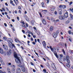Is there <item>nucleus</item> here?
<instances>
[{
  "instance_id": "774afa93",
  "label": "nucleus",
  "mask_w": 73,
  "mask_h": 73,
  "mask_svg": "<svg viewBox=\"0 0 73 73\" xmlns=\"http://www.w3.org/2000/svg\"><path fill=\"white\" fill-rule=\"evenodd\" d=\"M12 21L13 22H15V20L14 19H12Z\"/></svg>"
},
{
  "instance_id": "37998d69",
  "label": "nucleus",
  "mask_w": 73,
  "mask_h": 73,
  "mask_svg": "<svg viewBox=\"0 0 73 73\" xmlns=\"http://www.w3.org/2000/svg\"><path fill=\"white\" fill-rule=\"evenodd\" d=\"M26 25L27 27H28V24L27 23H26Z\"/></svg>"
},
{
  "instance_id": "9d476101",
  "label": "nucleus",
  "mask_w": 73,
  "mask_h": 73,
  "mask_svg": "<svg viewBox=\"0 0 73 73\" xmlns=\"http://www.w3.org/2000/svg\"><path fill=\"white\" fill-rule=\"evenodd\" d=\"M3 53L4 51H3V50L2 48L0 47V53H1V54H3Z\"/></svg>"
},
{
  "instance_id": "412c9836",
  "label": "nucleus",
  "mask_w": 73,
  "mask_h": 73,
  "mask_svg": "<svg viewBox=\"0 0 73 73\" xmlns=\"http://www.w3.org/2000/svg\"><path fill=\"white\" fill-rule=\"evenodd\" d=\"M66 8V6L65 5H63L62 6V8H63V9H65Z\"/></svg>"
},
{
  "instance_id": "e433bc0d",
  "label": "nucleus",
  "mask_w": 73,
  "mask_h": 73,
  "mask_svg": "<svg viewBox=\"0 0 73 73\" xmlns=\"http://www.w3.org/2000/svg\"><path fill=\"white\" fill-rule=\"evenodd\" d=\"M73 51H72L71 50H69V52L70 53H72V52Z\"/></svg>"
},
{
  "instance_id": "a18cd8bd",
  "label": "nucleus",
  "mask_w": 73,
  "mask_h": 73,
  "mask_svg": "<svg viewBox=\"0 0 73 73\" xmlns=\"http://www.w3.org/2000/svg\"><path fill=\"white\" fill-rule=\"evenodd\" d=\"M59 15H61V14H62V12H61V11L59 12Z\"/></svg>"
},
{
  "instance_id": "2eb2a0df",
  "label": "nucleus",
  "mask_w": 73,
  "mask_h": 73,
  "mask_svg": "<svg viewBox=\"0 0 73 73\" xmlns=\"http://www.w3.org/2000/svg\"><path fill=\"white\" fill-rule=\"evenodd\" d=\"M7 70L8 73H11V70L10 69H9V68H7Z\"/></svg>"
},
{
  "instance_id": "c85d7f7f",
  "label": "nucleus",
  "mask_w": 73,
  "mask_h": 73,
  "mask_svg": "<svg viewBox=\"0 0 73 73\" xmlns=\"http://www.w3.org/2000/svg\"><path fill=\"white\" fill-rule=\"evenodd\" d=\"M51 20L52 21H54V18H52L51 19Z\"/></svg>"
},
{
  "instance_id": "a878e982",
  "label": "nucleus",
  "mask_w": 73,
  "mask_h": 73,
  "mask_svg": "<svg viewBox=\"0 0 73 73\" xmlns=\"http://www.w3.org/2000/svg\"><path fill=\"white\" fill-rule=\"evenodd\" d=\"M15 42H17V41H19V39L17 38L15 39Z\"/></svg>"
},
{
  "instance_id": "4d7b16f0",
  "label": "nucleus",
  "mask_w": 73,
  "mask_h": 73,
  "mask_svg": "<svg viewBox=\"0 0 73 73\" xmlns=\"http://www.w3.org/2000/svg\"><path fill=\"white\" fill-rule=\"evenodd\" d=\"M2 9H3V10L5 12V9L4 8H2Z\"/></svg>"
},
{
  "instance_id": "c756f323",
  "label": "nucleus",
  "mask_w": 73,
  "mask_h": 73,
  "mask_svg": "<svg viewBox=\"0 0 73 73\" xmlns=\"http://www.w3.org/2000/svg\"><path fill=\"white\" fill-rule=\"evenodd\" d=\"M60 58H61L62 57H63V55L62 54H61L60 55Z\"/></svg>"
},
{
  "instance_id": "ddd939ff",
  "label": "nucleus",
  "mask_w": 73,
  "mask_h": 73,
  "mask_svg": "<svg viewBox=\"0 0 73 73\" xmlns=\"http://www.w3.org/2000/svg\"><path fill=\"white\" fill-rule=\"evenodd\" d=\"M52 35L54 38H56V37H57V34H56L55 33H53L52 34Z\"/></svg>"
},
{
  "instance_id": "dca6fc26",
  "label": "nucleus",
  "mask_w": 73,
  "mask_h": 73,
  "mask_svg": "<svg viewBox=\"0 0 73 73\" xmlns=\"http://www.w3.org/2000/svg\"><path fill=\"white\" fill-rule=\"evenodd\" d=\"M11 72L12 73H15V68H12L11 69Z\"/></svg>"
},
{
  "instance_id": "6e6d98bb",
  "label": "nucleus",
  "mask_w": 73,
  "mask_h": 73,
  "mask_svg": "<svg viewBox=\"0 0 73 73\" xmlns=\"http://www.w3.org/2000/svg\"><path fill=\"white\" fill-rule=\"evenodd\" d=\"M0 73H4V72H3V71H2L1 70H0Z\"/></svg>"
},
{
  "instance_id": "7c9ffc66",
  "label": "nucleus",
  "mask_w": 73,
  "mask_h": 73,
  "mask_svg": "<svg viewBox=\"0 0 73 73\" xmlns=\"http://www.w3.org/2000/svg\"><path fill=\"white\" fill-rule=\"evenodd\" d=\"M42 12H47V10H42Z\"/></svg>"
},
{
  "instance_id": "de8ad7c7",
  "label": "nucleus",
  "mask_w": 73,
  "mask_h": 73,
  "mask_svg": "<svg viewBox=\"0 0 73 73\" xmlns=\"http://www.w3.org/2000/svg\"><path fill=\"white\" fill-rule=\"evenodd\" d=\"M54 13L55 15H57V11H55L54 12Z\"/></svg>"
},
{
  "instance_id": "864d4df0",
  "label": "nucleus",
  "mask_w": 73,
  "mask_h": 73,
  "mask_svg": "<svg viewBox=\"0 0 73 73\" xmlns=\"http://www.w3.org/2000/svg\"><path fill=\"white\" fill-rule=\"evenodd\" d=\"M4 25H5V27H7V24L5 23L4 24Z\"/></svg>"
},
{
  "instance_id": "aec40b11",
  "label": "nucleus",
  "mask_w": 73,
  "mask_h": 73,
  "mask_svg": "<svg viewBox=\"0 0 73 73\" xmlns=\"http://www.w3.org/2000/svg\"><path fill=\"white\" fill-rule=\"evenodd\" d=\"M20 23L22 24H23V25H25V23H24V22L23 21H20Z\"/></svg>"
},
{
  "instance_id": "603ef678",
  "label": "nucleus",
  "mask_w": 73,
  "mask_h": 73,
  "mask_svg": "<svg viewBox=\"0 0 73 73\" xmlns=\"http://www.w3.org/2000/svg\"><path fill=\"white\" fill-rule=\"evenodd\" d=\"M7 16L8 17V19H10V17H9L8 15H7Z\"/></svg>"
},
{
  "instance_id": "09e8293b",
  "label": "nucleus",
  "mask_w": 73,
  "mask_h": 73,
  "mask_svg": "<svg viewBox=\"0 0 73 73\" xmlns=\"http://www.w3.org/2000/svg\"><path fill=\"white\" fill-rule=\"evenodd\" d=\"M12 68H15V65H13L12 66Z\"/></svg>"
},
{
  "instance_id": "20e7f679",
  "label": "nucleus",
  "mask_w": 73,
  "mask_h": 73,
  "mask_svg": "<svg viewBox=\"0 0 73 73\" xmlns=\"http://www.w3.org/2000/svg\"><path fill=\"white\" fill-rule=\"evenodd\" d=\"M58 17L59 19H60V20H64V19H65V17L62 15L59 16Z\"/></svg>"
},
{
  "instance_id": "39448f33",
  "label": "nucleus",
  "mask_w": 73,
  "mask_h": 73,
  "mask_svg": "<svg viewBox=\"0 0 73 73\" xmlns=\"http://www.w3.org/2000/svg\"><path fill=\"white\" fill-rule=\"evenodd\" d=\"M22 69V71L23 72H25V67L23 66V65L22 64L21 66H20Z\"/></svg>"
},
{
  "instance_id": "bf43d9fd",
  "label": "nucleus",
  "mask_w": 73,
  "mask_h": 73,
  "mask_svg": "<svg viewBox=\"0 0 73 73\" xmlns=\"http://www.w3.org/2000/svg\"><path fill=\"white\" fill-rule=\"evenodd\" d=\"M0 61H2V58L1 57H0Z\"/></svg>"
},
{
  "instance_id": "f704fd0d",
  "label": "nucleus",
  "mask_w": 73,
  "mask_h": 73,
  "mask_svg": "<svg viewBox=\"0 0 73 73\" xmlns=\"http://www.w3.org/2000/svg\"><path fill=\"white\" fill-rule=\"evenodd\" d=\"M31 24H34V21H31Z\"/></svg>"
},
{
  "instance_id": "473e14b6",
  "label": "nucleus",
  "mask_w": 73,
  "mask_h": 73,
  "mask_svg": "<svg viewBox=\"0 0 73 73\" xmlns=\"http://www.w3.org/2000/svg\"><path fill=\"white\" fill-rule=\"evenodd\" d=\"M24 25L23 26V25H22V27H24V28H26V26H25V25Z\"/></svg>"
},
{
  "instance_id": "2f4dec72",
  "label": "nucleus",
  "mask_w": 73,
  "mask_h": 73,
  "mask_svg": "<svg viewBox=\"0 0 73 73\" xmlns=\"http://www.w3.org/2000/svg\"><path fill=\"white\" fill-rule=\"evenodd\" d=\"M43 72H44L45 73L46 72V70H45V69L43 70Z\"/></svg>"
},
{
  "instance_id": "72a5a7b5",
  "label": "nucleus",
  "mask_w": 73,
  "mask_h": 73,
  "mask_svg": "<svg viewBox=\"0 0 73 73\" xmlns=\"http://www.w3.org/2000/svg\"><path fill=\"white\" fill-rule=\"evenodd\" d=\"M72 3H73V2H70V3H69V5H72Z\"/></svg>"
},
{
  "instance_id": "1a4fd4ad",
  "label": "nucleus",
  "mask_w": 73,
  "mask_h": 73,
  "mask_svg": "<svg viewBox=\"0 0 73 73\" xmlns=\"http://www.w3.org/2000/svg\"><path fill=\"white\" fill-rule=\"evenodd\" d=\"M7 55L9 56L11 54V50H10L9 51H8L7 52Z\"/></svg>"
},
{
  "instance_id": "9b49d317",
  "label": "nucleus",
  "mask_w": 73,
  "mask_h": 73,
  "mask_svg": "<svg viewBox=\"0 0 73 73\" xmlns=\"http://www.w3.org/2000/svg\"><path fill=\"white\" fill-rule=\"evenodd\" d=\"M70 16L71 17V19L70 18H68V20H72L73 18V16L72 15V14H70Z\"/></svg>"
},
{
  "instance_id": "a211bd4d",
  "label": "nucleus",
  "mask_w": 73,
  "mask_h": 73,
  "mask_svg": "<svg viewBox=\"0 0 73 73\" xmlns=\"http://www.w3.org/2000/svg\"><path fill=\"white\" fill-rule=\"evenodd\" d=\"M25 18L27 21H29V19H28V17H27V16H26L25 17Z\"/></svg>"
},
{
  "instance_id": "c9c22d12",
  "label": "nucleus",
  "mask_w": 73,
  "mask_h": 73,
  "mask_svg": "<svg viewBox=\"0 0 73 73\" xmlns=\"http://www.w3.org/2000/svg\"><path fill=\"white\" fill-rule=\"evenodd\" d=\"M27 33H29V34H31V31H27Z\"/></svg>"
},
{
  "instance_id": "13d9d810",
  "label": "nucleus",
  "mask_w": 73,
  "mask_h": 73,
  "mask_svg": "<svg viewBox=\"0 0 73 73\" xmlns=\"http://www.w3.org/2000/svg\"><path fill=\"white\" fill-rule=\"evenodd\" d=\"M22 32L23 33H25V31L24 30H22Z\"/></svg>"
},
{
  "instance_id": "ea45409f",
  "label": "nucleus",
  "mask_w": 73,
  "mask_h": 73,
  "mask_svg": "<svg viewBox=\"0 0 73 73\" xmlns=\"http://www.w3.org/2000/svg\"><path fill=\"white\" fill-rule=\"evenodd\" d=\"M68 33H69V34H70H70H71V31H68Z\"/></svg>"
},
{
  "instance_id": "f257e3e1",
  "label": "nucleus",
  "mask_w": 73,
  "mask_h": 73,
  "mask_svg": "<svg viewBox=\"0 0 73 73\" xmlns=\"http://www.w3.org/2000/svg\"><path fill=\"white\" fill-rule=\"evenodd\" d=\"M14 54L15 58H16L15 60L17 64H18V65L19 67H20V66H21L22 64L20 61V57H18V55H19V54L17 55L16 53L15 52H14Z\"/></svg>"
},
{
  "instance_id": "58836bf2",
  "label": "nucleus",
  "mask_w": 73,
  "mask_h": 73,
  "mask_svg": "<svg viewBox=\"0 0 73 73\" xmlns=\"http://www.w3.org/2000/svg\"><path fill=\"white\" fill-rule=\"evenodd\" d=\"M64 54H65V51H64V49L62 50Z\"/></svg>"
},
{
  "instance_id": "6e6552de",
  "label": "nucleus",
  "mask_w": 73,
  "mask_h": 73,
  "mask_svg": "<svg viewBox=\"0 0 73 73\" xmlns=\"http://www.w3.org/2000/svg\"><path fill=\"white\" fill-rule=\"evenodd\" d=\"M66 13L64 15V16L65 17L67 18L68 17V12H66Z\"/></svg>"
},
{
  "instance_id": "4be33fe9",
  "label": "nucleus",
  "mask_w": 73,
  "mask_h": 73,
  "mask_svg": "<svg viewBox=\"0 0 73 73\" xmlns=\"http://www.w3.org/2000/svg\"><path fill=\"white\" fill-rule=\"evenodd\" d=\"M66 66H67V67H70V65L68 63H66Z\"/></svg>"
},
{
  "instance_id": "c03bdc74",
  "label": "nucleus",
  "mask_w": 73,
  "mask_h": 73,
  "mask_svg": "<svg viewBox=\"0 0 73 73\" xmlns=\"http://www.w3.org/2000/svg\"><path fill=\"white\" fill-rule=\"evenodd\" d=\"M1 63L3 65H4V63L3 61H1Z\"/></svg>"
},
{
  "instance_id": "4c0bfd02",
  "label": "nucleus",
  "mask_w": 73,
  "mask_h": 73,
  "mask_svg": "<svg viewBox=\"0 0 73 73\" xmlns=\"http://www.w3.org/2000/svg\"><path fill=\"white\" fill-rule=\"evenodd\" d=\"M38 13L39 14V15L40 16V17H42V15H41V13H40V12H38Z\"/></svg>"
},
{
  "instance_id": "49530a36",
  "label": "nucleus",
  "mask_w": 73,
  "mask_h": 73,
  "mask_svg": "<svg viewBox=\"0 0 73 73\" xmlns=\"http://www.w3.org/2000/svg\"><path fill=\"white\" fill-rule=\"evenodd\" d=\"M28 37H31V35H30L29 34H28Z\"/></svg>"
},
{
  "instance_id": "f03ea898",
  "label": "nucleus",
  "mask_w": 73,
  "mask_h": 73,
  "mask_svg": "<svg viewBox=\"0 0 73 73\" xmlns=\"http://www.w3.org/2000/svg\"><path fill=\"white\" fill-rule=\"evenodd\" d=\"M7 41L8 42L9 46L10 48L12 49L13 47L16 48V47L15 46V45L12 43L13 42L12 39L9 38L7 40Z\"/></svg>"
},
{
  "instance_id": "79ce46f5",
  "label": "nucleus",
  "mask_w": 73,
  "mask_h": 73,
  "mask_svg": "<svg viewBox=\"0 0 73 73\" xmlns=\"http://www.w3.org/2000/svg\"><path fill=\"white\" fill-rule=\"evenodd\" d=\"M18 9H21V6H19L18 7Z\"/></svg>"
},
{
  "instance_id": "69168bd1",
  "label": "nucleus",
  "mask_w": 73,
  "mask_h": 73,
  "mask_svg": "<svg viewBox=\"0 0 73 73\" xmlns=\"http://www.w3.org/2000/svg\"><path fill=\"white\" fill-rule=\"evenodd\" d=\"M69 28H70V29H72V28L70 26H69Z\"/></svg>"
},
{
  "instance_id": "bb28decb",
  "label": "nucleus",
  "mask_w": 73,
  "mask_h": 73,
  "mask_svg": "<svg viewBox=\"0 0 73 73\" xmlns=\"http://www.w3.org/2000/svg\"><path fill=\"white\" fill-rule=\"evenodd\" d=\"M42 7H44V2H42Z\"/></svg>"
},
{
  "instance_id": "5fc2aeb1",
  "label": "nucleus",
  "mask_w": 73,
  "mask_h": 73,
  "mask_svg": "<svg viewBox=\"0 0 73 73\" xmlns=\"http://www.w3.org/2000/svg\"><path fill=\"white\" fill-rule=\"evenodd\" d=\"M37 41L39 42V43H40V39H38Z\"/></svg>"
},
{
  "instance_id": "423d86ee",
  "label": "nucleus",
  "mask_w": 73,
  "mask_h": 73,
  "mask_svg": "<svg viewBox=\"0 0 73 73\" xmlns=\"http://www.w3.org/2000/svg\"><path fill=\"white\" fill-rule=\"evenodd\" d=\"M21 72V69L20 68H17L16 70V73H20Z\"/></svg>"
},
{
  "instance_id": "338daca9",
  "label": "nucleus",
  "mask_w": 73,
  "mask_h": 73,
  "mask_svg": "<svg viewBox=\"0 0 73 73\" xmlns=\"http://www.w3.org/2000/svg\"><path fill=\"white\" fill-rule=\"evenodd\" d=\"M62 5H60L59 6V7L60 8H61L62 7Z\"/></svg>"
},
{
  "instance_id": "b1692460",
  "label": "nucleus",
  "mask_w": 73,
  "mask_h": 73,
  "mask_svg": "<svg viewBox=\"0 0 73 73\" xmlns=\"http://www.w3.org/2000/svg\"><path fill=\"white\" fill-rule=\"evenodd\" d=\"M3 40H5V41L6 40H7V38H6L5 37H3Z\"/></svg>"
},
{
  "instance_id": "0e129e2a",
  "label": "nucleus",
  "mask_w": 73,
  "mask_h": 73,
  "mask_svg": "<svg viewBox=\"0 0 73 73\" xmlns=\"http://www.w3.org/2000/svg\"><path fill=\"white\" fill-rule=\"evenodd\" d=\"M19 13H21V11H20V10H19Z\"/></svg>"
},
{
  "instance_id": "3c124183",
  "label": "nucleus",
  "mask_w": 73,
  "mask_h": 73,
  "mask_svg": "<svg viewBox=\"0 0 73 73\" xmlns=\"http://www.w3.org/2000/svg\"><path fill=\"white\" fill-rule=\"evenodd\" d=\"M33 44L34 45H35L36 44V43H35V42H33Z\"/></svg>"
},
{
  "instance_id": "4468645a",
  "label": "nucleus",
  "mask_w": 73,
  "mask_h": 73,
  "mask_svg": "<svg viewBox=\"0 0 73 73\" xmlns=\"http://www.w3.org/2000/svg\"><path fill=\"white\" fill-rule=\"evenodd\" d=\"M43 45L44 47V48H46V43L44 41H43Z\"/></svg>"
},
{
  "instance_id": "8fccbe9b",
  "label": "nucleus",
  "mask_w": 73,
  "mask_h": 73,
  "mask_svg": "<svg viewBox=\"0 0 73 73\" xmlns=\"http://www.w3.org/2000/svg\"><path fill=\"white\" fill-rule=\"evenodd\" d=\"M54 8H52L51 9V11H54Z\"/></svg>"
},
{
  "instance_id": "052dcab7",
  "label": "nucleus",
  "mask_w": 73,
  "mask_h": 73,
  "mask_svg": "<svg viewBox=\"0 0 73 73\" xmlns=\"http://www.w3.org/2000/svg\"><path fill=\"white\" fill-rule=\"evenodd\" d=\"M35 42L36 43V42H37V40L36 39H35Z\"/></svg>"
},
{
  "instance_id": "5701e85b",
  "label": "nucleus",
  "mask_w": 73,
  "mask_h": 73,
  "mask_svg": "<svg viewBox=\"0 0 73 73\" xmlns=\"http://www.w3.org/2000/svg\"><path fill=\"white\" fill-rule=\"evenodd\" d=\"M53 27H51L50 29V31H52V30H53Z\"/></svg>"
},
{
  "instance_id": "7ed1b4c3",
  "label": "nucleus",
  "mask_w": 73,
  "mask_h": 73,
  "mask_svg": "<svg viewBox=\"0 0 73 73\" xmlns=\"http://www.w3.org/2000/svg\"><path fill=\"white\" fill-rule=\"evenodd\" d=\"M63 59L64 61H66L68 63H70V60L69 59V58L68 56H66V57H64Z\"/></svg>"
},
{
  "instance_id": "f8f14e48",
  "label": "nucleus",
  "mask_w": 73,
  "mask_h": 73,
  "mask_svg": "<svg viewBox=\"0 0 73 73\" xmlns=\"http://www.w3.org/2000/svg\"><path fill=\"white\" fill-rule=\"evenodd\" d=\"M42 23L43 24H46V21L44 19H42Z\"/></svg>"
},
{
  "instance_id": "0eeeda50",
  "label": "nucleus",
  "mask_w": 73,
  "mask_h": 73,
  "mask_svg": "<svg viewBox=\"0 0 73 73\" xmlns=\"http://www.w3.org/2000/svg\"><path fill=\"white\" fill-rule=\"evenodd\" d=\"M3 46L4 48L6 50H8V47H7V46L6 45H3Z\"/></svg>"
},
{
  "instance_id": "e2e57ef3",
  "label": "nucleus",
  "mask_w": 73,
  "mask_h": 73,
  "mask_svg": "<svg viewBox=\"0 0 73 73\" xmlns=\"http://www.w3.org/2000/svg\"><path fill=\"white\" fill-rule=\"evenodd\" d=\"M17 19L18 20H19V17H17Z\"/></svg>"
},
{
  "instance_id": "6ab92c4d",
  "label": "nucleus",
  "mask_w": 73,
  "mask_h": 73,
  "mask_svg": "<svg viewBox=\"0 0 73 73\" xmlns=\"http://www.w3.org/2000/svg\"><path fill=\"white\" fill-rule=\"evenodd\" d=\"M31 35L33 36V38H36V35H33V33H31Z\"/></svg>"
},
{
  "instance_id": "cd10ccee",
  "label": "nucleus",
  "mask_w": 73,
  "mask_h": 73,
  "mask_svg": "<svg viewBox=\"0 0 73 73\" xmlns=\"http://www.w3.org/2000/svg\"><path fill=\"white\" fill-rule=\"evenodd\" d=\"M58 11L59 12H61V11H62V10L61 9H58Z\"/></svg>"
},
{
  "instance_id": "393cba45",
  "label": "nucleus",
  "mask_w": 73,
  "mask_h": 73,
  "mask_svg": "<svg viewBox=\"0 0 73 73\" xmlns=\"http://www.w3.org/2000/svg\"><path fill=\"white\" fill-rule=\"evenodd\" d=\"M59 33V31L58 30L56 31L55 33L57 35H58Z\"/></svg>"
},
{
  "instance_id": "a19ab883",
  "label": "nucleus",
  "mask_w": 73,
  "mask_h": 73,
  "mask_svg": "<svg viewBox=\"0 0 73 73\" xmlns=\"http://www.w3.org/2000/svg\"><path fill=\"white\" fill-rule=\"evenodd\" d=\"M69 23V21H66V24H68V23Z\"/></svg>"
},
{
  "instance_id": "f3484780",
  "label": "nucleus",
  "mask_w": 73,
  "mask_h": 73,
  "mask_svg": "<svg viewBox=\"0 0 73 73\" xmlns=\"http://www.w3.org/2000/svg\"><path fill=\"white\" fill-rule=\"evenodd\" d=\"M54 54L55 55V56L56 57V58H58V55H57V52H54Z\"/></svg>"
},
{
  "instance_id": "680f3d73",
  "label": "nucleus",
  "mask_w": 73,
  "mask_h": 73,
  "mask_svg": "<svg viewBox=\"0 0 73 73\" xmlns=\"http://www.w3.org/2000/svg\"><path fill=\"white\" fill-rule=\"evenodd\" d=\"M33 29H35V30H36V27H34Z\"/></svg>"
}]
</instances>
